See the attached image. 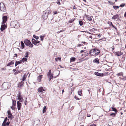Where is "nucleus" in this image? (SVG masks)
<instances>
[{"instance_id": "nucleus-18", "label": "nucleus", "mask_w": 126, "mask_h": 126, "mask_svg": "<svg viewBox=\"0 0 126 126\" xmlns=\"http://www.w3.org/2000/svg\"><path fill=\"white\" fill-rule=\"evenodd\" d=\"M22 62L21 60H20L19 61H16L15 63V66H16L17 65L19 64H20L21 63H22Z\"/></svg>"}, {"instance_id": "nucleus-45", "label": "nucleus", "mask_w": 126, "mask_h": 126, "mask_svg": "<svg viewBox=\"0 0 126 126\" xmlns=\"http://www.w3.org/2000/svg\"><path fill=\"white\" fill-rule=\"evenodd\" d=\"M124 78L122 79L123 80H126V76L123 77Z\"/></svg>"}, {"instance_id": "nucleus-42", "label": "nucleus", "mask_w": 126, "mask_h": 126, "mask_svg": "<svg viewBox=\"0 0 126 126\" xmlns=\"http://www.w3.org/2000/svg\"><path fill=\"white\" fill-rule=\"evenodd\" d=\"M81 42V43H83L84 45H87L88 44V43H87L85 42L84 41H82Z\"/></svg>"}, {"instance_id": "nucleus-6", "label": "nucleus", "mask_w": 126, "mask_h": 126, "mask_svg": "<svg viewBox=\"0 0 126 126\" xmlns=\"http://www.w3.org/2000/svg\"><path fill=\"white\" fill-rule=\"evenodd\" d=\"M0 10L2 11L5 12L6 11L5 6L3 3H0Z\"/></svg>"}, {"instance_id": "nucleus-61", "label": "nucleus", "mask_w": 126, "mask_h": 126, "mask_svg": "<svg viewBox=\"0 0 126 126\" xmlns=\"http://www.w3.org/2000/svg\"><path fill=\"white\" fill-rule=\"evenodd\" d=\"M125 17H126V12H125L124 14Z\"/></svg>"}, {"instance_id": "nucleus-8", "label": "nucleus", "mask_w": 126, "mask_h": 126, "mask_svg": "<svg viewBox=\"0 0 126 126\" xmlns=\"http://www.w3.org/2000/svg\"><path fill=\"white\" fill-rule=\"evenodd\" d=\"M17 97L19 102H22L23 101V100L22 97H21V93L19 92V93L17 94Z\"/></svg>"}, {"instance_id": "nucleus-20", "label": "nucleus", "mask_w": 126, "mask_h": 126, "mask_svg": "<svg viewBox=\"0 0 126 126\" xmlns=\"http://www.w3.org/2000/svg\"><path fill=\"white\" fill-rule=\"evenodd\" d=\"M93 62H95L96 63H97V64L99 63V59L98 58H95L94 59V61Z\"/></svg>"}, {"instance_id": "nucleus-23", "label": "nucleus", "mask_w": 126, "mask_h": 126, "mask_svg": "<svg viewBox=\"0 0 126 126\" xmlns=\"http://www.w3.org/2000/svg\"><path fill=\"white\" fill-rule=\"evenodd\" d=\"M27 59L26 58H24L21 60L22 62V63H24L25 61H27Z\"/></svg>"}, {"instance_id": "nucleus-22", "label": "nucleus", "mask_w": 126, "mask_h": 126, "mask_svg": "<svg viewBox=\"0 0 126 126\" xmlns=\"http://www.w3.org/2000/svg\"><path fill=\"white\" fill-rule=\"evenodd\" d=\"M47 110V107L45 106L44 108L43 109V113H44Z\"/></svg>"}, {"instance_id": "nucleus-38", "label": "nucleus", "mask_w": 126, "mask_h": 126, "mask_svg": "<svg viewBox=\"0 0 126 126\" xmlns=\"http://www.w3.org/2000/svg\"><path fill=\"white\" fill-rule=\"evenodd\" d=\"M76 59V58L74 57H72L70 60L72 61H75Z\"/></svg>"}, {"instance_id": "nucleus-58", "label": "nucleus", "mask_w": 126, "mask_h": 126, "mask_svg": "<svg viewBox=\"0 0 126 126\" xmlns=\"http://www.w3.org/2000/svg\"><path fill=\"white\" fill-rule=\"evenodd\" d=\"M101 35L100 34H99V35H98L97 36V37H101Z\"/></svg>"}, {"instance_id": "nucleus-64", "label": "nucleus", "mask_w": 126, "mask_h": 126, "mask_svg": "<svg viewBox=\"0 0 126 126\" xmlns=\"http://www.w3.org/2000/svg\"><path fill=\"white\" fill-rule=\"evenodd\" d=\"M57 12L55 11V12H54V14H57Z\"/></svg>"}, {"instance_id": "nucleus-56", "label": "nucleus", "mask_w": 126, "mask_h": 126, "mask_svg": "<svg viewBox=\"0 0 126 126\" xmlns=\"http://www.w3.org/2000/svg\"><path fill=\"white\" fill-rule=\"evenodd\" d=\"M26 99H27V98H26V101H25L24 102V103H25V105H26V102H27V101L26 100Z\"/></svg>"}, {"instance_id": "nucleus-47", "label": "nucleus", "mask_w": 126, "mask_h": 126, "mask_svg": "<svg viewBox=\"0 0 126 126\" xmlns=\"http://www.w3.org/2000/svg\"><path fill=\"white\" fill-rule=\"evenodd\" d=\"M25 57H28V53H26L25 54Z\"/></svg>"}, {"instance_id": "nucleus-30", "label": "nucleus", "mask_w": 126, "mask_h": 126, "mask_svg": "<svg viewBox=\"0 0 126 126\" xmlns=\"http://www.w3.org/2000/svg\"><path fill=\"white\" fill-rule=\"evenodd\" d=\"M44 37L45 36L44 35H41L40 36V37L41 38V40L42 41H43Z\"/></svg>"}, {"instance_id": "nucleus-2", "label": "nucleus", "mask_w": 126, "mask_h": 126, "mask_svg": "<svg viewBox=\"0 0 126 126\" xmlns=\"http://www.w3.org/2000/svg\"><path fill=\"white\" fill-rule=\"evenodd\" d=\"M11 25L16 29L18 28L20 26L19 23L16 21L11 22Z\"/></svg>"}, {"instance_id": "nucleus-3", "label": "nucleus", "mask_w": 126, "mask_h": 126, "mask_svg": "<svg viewBox=\"0 0 126 126\" xmlns=\"http://www.w3.org/2000/svg\"><path fill=\"white\" fill-rule=\"evenodd\" d=\"M24 42L26 45L29 46L30 47H32L33 46V45L31 43L30 41L28 39L25 40Z\"/></svg>"}, {"instance_id": "nucleus-39", "label": "nucleus", "mask_w": 126, "mask_h": 126, "mask_svg": "<svg viewBox=\"0 0 126 126\" xmlns=\"http://www.w3.org/2000/svg\"><path fill=\"white\" fill-rule=\"evenodd\" d=\"M9 64L11 65L14 64V62L13 61H12L9 63Z\"/></svg>"}, {"instance_id": "nucleus-36", "label": "nucleus", "mask_w": 126, "mask_h": 126, "mask_svg": "<svg viewBox=\"0 0 126 126\" xmlns=\"http://www.w3.org/2000/svg\"><path fill=\"white\" fill-rule=\"evenodd\" d=\"M56 3L58 5H60L61 4L59 0H57Z\"/></svg>"}, {"instance_id": "nucleus-52", "label": "nucleus", "mask_w": 126, "mask_h": 126, "mask_svg": "<svg viewBox=\"0 0 126 126\" xmlns=\"http://www.w3.org/2000/svg\"><path fill=\"white\" fill-rule=\"evenodd\" d=\"M11 109H12L13 110H14L15 108L14 107L12 106L11 107Z\"/></svg>"}, {"instance_id": "nucleus-26", "label": "nucleus", "mask_w": 126, "mask_h": 126, "mask_svg": "<svg viewBox=\"0 0 126 126\" xmlns=\"http://www.w3.org/2000/svg\"><path fill=\"white\" fill-rule=\"evenodd\" d=\"M22 71V70H19L16 71L15 73V74H17L18 73H19Z\"/></svg>"}, {"instance_id": "nucleus-4", "label": "nucleus", "mask_w": 126, "mask_h": 126, "mask_svg": "<svg viewBox=\"0 0 126 126\" xmlns=\"http://www.w3.org/2000/svg\"><path fill=\"white\" fill-rule=\"evenodd\" d=\"M50 13V11L49 10H47L44 12L43 15L44 19H46L47 18L48 14Z\"/></svg>"}, {"instance_id": "nucleus-12", "label": "nucleus", "mask_w": 126, "mask_h": 126, "mask_svg": "<svg viewBox=\"0 0 126 126\" xmlns=\"http://www.w3.org/2000/svg\"><path fill=\"white\" fill-rule=\"evenodd\" d=\"M32 43L34 45H36L37 44L39 43L40 41L38 40H36L35 39L32 38Z\"/></svg>"}, {"instance_id": "nucleus-59", "label": "nucleus", "mask_w": 126, "mask_h": 126, "mask_svg": "<svg viewBox=\"0 0 126 126\" xmlns=\"http://www.w3.org/2000/svg\"><path fill=\"white\" fill-rule=\"evenodd\" d=\"M84 51L83 50H81L80 51V53H82Z\"/></svg>"}, {"instance_id": "nucleus-7", "label": "nucleus", "mask_w": 126, "mask_h": 126, "mask_svg": "<svg viewBox=\"0 0 126 126\" xmlns=\"http://www.w3.org/2000/svg\"><path fill=\"white\" fill-rule=\"evenodd\" d=\"M48 78L49 79V81H50L51 79H52L53 77V75L51 73V70H49V72L47 74Z\"/></svg>"}, {"instance_id": "nucleus-53", "label": "nucleus", "mask_w": 126, "mask_h": 126, "mask_svg": "<svg viewBox=\"0 0 126 126\" xmlns=\"http://www.w3.org/2000/svg\"><path fill=\"white\" fill-rule=\"evenodd\" d=\"M10 122H7L6 123V125L7 126H9V124H10Z\"/></svg>"}, {"instance_id": "nucleus-41", "label": "nucleus", "mask_w": 126, "mask_h": 126, "mask_svg": "<svg viewBox=\"0 0 126 126\" xmlns=\"http://www.w3.org/2000/svg\"><path fill=\"white\" fill-rule=\"evenodd\" d=\"M125 5V4L124 3H122V4H121L120 6V7H124Z\"/></svg>"}, {"instance_id": "nucleus-34", "label": "nucleus", "mask_w": 126, "mask_h": 126, "mask_svg": "<svg viewBox=\"0 0 126 126\" xmlns=\"http://www.w3.org/2000/svg\"><path fill=\"white\" fill-rule=\"evenodd\" d=\"M79 24L80 26L82 25L83 24V22L81 20L79 21Z\"/></svg>"}, {"instance_id": "nucleus-5", "label": "nucleus", "mask_w": 126, "mask_h": 126, "mask_svg": "<svg viewBox=\"0 0 126 126\" xmlns=\"http://www.w3.org/2000/svg\"><path fill=\"white\" fill-rule=\"evenodd\" d=\"M92 51L93 54H91L92 55H93V54L98 55L100 52V50H99V49L97 48L94 49H92Z\"/></svg>"}, {"instance_id": "nucleus-16", "label": "nucleus", "mask_w": 126, "mask_h": 126, "mask_svg": "<svg viewBox=\"0 0 126 126\" xmlns=\"http://www.w3.org/2000/svg\"><path fill=\"white\" fill-rule=\"evenodd\" d=\"M119 18V15L117 14L112 16V19L114 20L116 19H118Z\"/></svg>"}, {"instance_id": "nucleus-21", "label": "nucleus", "mask_w": 126, "mask_h": 126, "mask_svg": "<svg viewBox=\"0 0 126 126\" xmlns=\"http://www.w3.org/2000/svg\"><path fill=\"white\" fill-rule=\"evenodd\" d=\"M42 78V75H41L39 76L37 78L38 80L40 82L41 81V79Z\"/></svg>"}, {"instance_id": "nucleus-25", "label": "nucleus", "mask_w": 126, "mask_h": 126, "mask_svg": "<svg viewBox=\"0 0 126 126\" xmlns=\"http://www.w3.org/2000/svg\"><path fill=\"white\" fill-rule=\"evenodd\" d=\"M12 104L13 106H15L16 105V100H13L12 99Z\"/></svg>"}, {"instance_id": "nucleus-49", "label": "nucleus", "mask_w": 126, "mask_h": 126, "mask_svg": "<svg viewBox=\"0 0 126 126\" xmlns=\"http://www.w3.org/2000/svg\"><path fill=\"white\" fill-rule=\"evenodd\" d=\"M89 54L91 55L92 54H91V53H92V49L90 50V51H89Z\"/></svg>"}, {"instance_id": "nucleus-54", "label": "nucleus", "mask_w": 126, "mask_h": 126, "mask_svg": "<svg viewBox=\"0 0 126 126\" xmlns=\"http://www.w3.org/2000/svg\"><path fill=\"white\" fill-rule=\"evenodd\" d=\"M87 116L88 117H90L91 116V115L90 114H88L87 115Z\"/></svg>"}, {"instance_id": "nucleus-60", "label": "nucleus", "mask_w": 126, "mask_h": 126, "mask_svg": "<svg viewBox=\"0 0 126 126\" xmlns=\"http://www.w3.org/2000/svg\"><path fill=\"white\" fill-rule=\"evenodd\" d=\"M10 65L9 64V63H8L7 65V66H10Z\"/></svg>"}, {"instance_id": "nucleus-43", "label": "nucleus", "mask_w": 126, "mask_h": 126, "mask_svg": "<svg viewBox=\"0 0 126 126\" xmlns=\"http://www.w3.org/2000/svg\"><path fill=\"white\" fill-rule=\"evenodd\" d=\"M7 120V117H6L4 119V121H3V122H4V123H6Z\"/></svg>"}, {"instance_id": "nucleus-46", "label": "nucleus", "mask_w": 126, "mask_h": 126, "mask_svg": "<svg viewBox=\"0 0 126 126\" xmlns=\"http://www.w3.org/2000/svg\"><path fill=\"white\" fill-rule=\"evenodd\" d=\"M74 98L76 100H79L80 99L79 98L77 97L76 96H75Z\"/></svg>"}, {"instance_id": "nucleus-14", "label": "nucleus", "mask_w": 126, "mask_h": 126, "mask_svg": "<svg viewBox=\"0 0 126 126\" xmlns=\"http://www.w3.org/2000/svg\"><path fill=\"white\" fill-rule=\"evenodd\" d=\"M24 82L22 81L19 82L18 84V87L19 88H21L22 87H23L24 84Z\"/></svg>"}, {"instance_id": "nucleus-32", "label": "nucleus", "mask_w": 126, "mask_h": 126, "mask_svg": "<svg viewBox=\"0 0 126 126\" xmlns=\"http://www.w3.org/2000/svg\"><path fill=\"white\" fill-rule=\"evenodd\" d=\"M33 37L34 38H35L36 40H37L39 39V37L37 36L34 35H33Z\"/></svg>"}, {"instance_id": "nucleus-19", "label": "nucleus", "mask_w": 126, "mask_h": 126, "mask_svg": "<svg viewBox=\"0 0 126 126\" xmlns=\"http://www.w3.org/2000/svg\"><path fill=\"white\" fill-rule=\"evenodd\" d=\"M95 75L97 76H102V74L100 73L97 72H95L94 73Z\"/></svg>"}, {"instance_id": "nucleus-28", "label": "nucleus", "mask_w": 126, "mask_h": 126, "mask_svg": "<svg viewBox=\"0 0 126 126\" xmlns=\"http://www.w3.org/2000/svg\"><path fill=\"white\" fill-rule=\"evenodd\" d=\"M82 93V91L81 90H80L78 92V95L80 96H81V94Z\"/></svg>"}, {"instance_id": "nucleus-50", "label": "nucleus", "mask_w": 126, "mask_h": 126, "mask_svg": "<svg viewBox=\"0 0 126 126\" xmlns=\"http://www.w3.org/2000/svg\"><path fill=\"white\" fill-rule=\"evenodd\" d=\"M74 21V20H71L69 21V23H71L73 22Z\"/></svg>"}, {"instance_id": "nucleus-51", "label": "nucleus", "mask_w": 126, "mask_h": 126, "mask_svg": "<svg viewBox=\"0 0 126 126\" xmlns=\"http://www.w3.org/2000/svg\"><path fill=\"white\" fill-rule=\"evenodd\" d=\"M82 45L81 44H78V45L77 46L78 47H80Z\"/></svg>"}, {"instance_id": "nucleus-62", "label": "nucleus", "mask_w": 126, "mask_h": 126, "mask_svg": "<svg viewBox=\"0 0 126 126\" xmlns=\"http://www.w3.org/2000/svg\"><path fill=\"white\" fill-rule=\"evenodd\" d=\"M89 37L90 38H91V39H92V36L90 35L89 36Z\"/></svg>"}, {"instance_id": "nucleus-13", "label": "nucleus", "mask_w": 126, "mask_h": 126, "mask_svg": "<svg viewBox=\"0 0 126 126\" xmlns=\"http://www.w3.org/2000/svg\"><path fill=\"white\" fill-rule=\"evenodd\" d=\"M6 27L7 26L5 24L1 25L0 29L1 31H3Z\"/></svg>"}, {"instance_id": "nucleus-31", "label": "nucleus", "mask_w": 126, "mask_h": 126, "mask_svg": "<svg viewBox=\"0 0 126 126\" xmlns=\"http://www.w3.org/2000/svg\"><path fill=\"white\" fill-rule=\"evenodd\" d=\"M119 7L117 6H113V8L115 10H116L117 9H118L119 8Z\"/></svg>"}, {"instance_id": "nucleus-37", "label": "nucleus", "mask_w": 126, "mask_h": 126, "mask_svg": "<svg viewBox=\"0 0 126 126\" xmlns=\"http://www.w3.org/2000/svg\"><path fill=\"white\" fill-rule=\"evenodd\" d=\"M117 75L118 76H123V73H119L117 74Z\"/></svg>"}, {"instance_id": "nucleus-63", "label": "nucleus", "mask_w": 126, "mask_h": 126, "mask_svg": "<svg viewBox=\"0 0 126 126\" xmlns=\"http://www.w3.org/2000/svg\"><path fill=\"white\" fill-rule=\"evenodd\" d=\"M73 9H76V7H75V6H73Z\"/></svg>"}, {"instance_id": "nucleus-48", "label": "nucleus", "mask_w": 126, "mask_h": 126, "mask_svg": "<svg viewBox=\"0 0 126 126\" xmlns=\"http://www.w3.org/2000/svg\"><path fill=\"white\" fill-rule=\"evenodd\" d=\"M5 123H4V122H3V123L2 124V126H5Z\"/></svg>"}, {"instance_id": "nucleus-35", "label": "nucleus", "mask_w": 126, "mask_h": 126, "mask_svg": "<svg viewBox=\"0 0 126 126\" xmlns=\"http://www.w3.org/2000/svg\"><path fill=\"white\" fill-rule=\"evenodd\" d=\"M87 19L91 21L92 20V18L91 16H88L87 17Z\"/></svg>"}, {"instance_id": "nucleus-24", "label": "nucleus", "mask_w": 126, "mask_h": 126, "mask_svg": "<svg viewBox=\"0 0 126 126\" xmlns=\"http://www.w3.org/2000/svg\"><path fill=\"white\" fill-rule=\"evenodd\" d=\"M111 109H112V110L114 111L115 112V114H116L118 111L116 109L113 107H111Z\"/></svg>"}, {"instance_id": "nucleus-57", "label": "nucleus", "mask_w": 126, "mask_h": 126, "mask_svg": "<svg viewBox=\"0 0 126 126\" xmlns=\"http://www.w3.org/2000/svg\"><path fill=\"white\" fill-rule=\"evenodd\" d=\"M88 53H87L85 54H84V55H85L86 56H88Z\"/></svg>"}, {"instance_id": "nucleus-9", "label": "nucleus", "mask_w": 126, "mask_h": 126, "mask_svg": "<svg viewBox=\"0 0 126 126\" xmlns=\"http://www.w3.org/2000/svg\"><path fill=\"white\" fill-rule=\"evenodd\" d=\"M38 90L39 92H40L42 94L45 92V90L43 89V87H40L38 89Z\"/></svg>"}, {"instance_id": "nucleus-17", "label": "nucleus", "mask_w": 126, "mask_h": 126, "mask_svg": "<svg viewBox=\"0 0 126 126\" xmlns=\"http://www.w3.org/2000/svg\"><path fill=\"white\" fill-rule=\"evenodd\" d=\"M115 55H117L118 56H120L123 54V52L121 51H118L115 52Z\"/></svg>"}, {"instance_id": "nucleus-15", "label": "nucleus", "mask_w": 126, "mask_h": 126, "mask_svg": "<svg viewBox=\"0 0 126 126\" xmlns=\"http://www.w3.org/2000/svg\"><path fill=\"white\" fill-rule=\"evenodd\" d=\"M17 107L18 110H19L20 109V108L21 106V103L18 101L17 102Z\"/></svg>"}, {"instance_id": "nucleus-29", "label": "nucleus", "mask_w": 126, "mask_h": 126, "mask_svg": "<svg viewBox=\"0 0 126 126\" xmlns=\"http://www.w3.org/2000/svg\"><path fill=\"white\" fill-rule=\"evenodd\" d=\"M26 79V74H24L23 76V78L22 79V80L23 81H24Z\"/></svg>"}, {"instance_id": "nucleus-27", "label": "nucleus", "mask_w": 126, "mask_h": 126, "mask_svg": "<svg viewBox=\"0 0 126 126\" xmlns=\"http://www.w3.org/2000/svg\"><path fill=\"white\" fill-rule=\"evenodd\" d=\"M21 45L22 48H24V43L22 41H21Z\"/></svg>"}, {"instance_id": "nucleus-10", "label": "nucleus", "mask_w": 126, "mask_h": 126, "mask_svg": "<svg viewBox=\"0 0 126 126\" xmlns=\"http://www.w3.org/2000/svg\"><path fill=\"white\" fill-rule=\"evenodd\" d=\"M7 113L8 118L12 119V118L14 117L11 112L9 110H8L7 111Z\"/></svg>"}, {"instance_id": "nucleus-44", "label": "nucleus", "mask_w": 126, "mask_h": 126, "mask_svg": "<svg viewBox=\"0 0 126 126\" xmlns=\"http://www.w3.org/2000/svg\"><path fill=\"white\" fill-rule=\"evenodd\" d=\"M108 23L109 25L110 26H111L112 24V22L110 21H109L108 22Z\"/></svg>"}, {"instance_id": "nucleus-33", "label": "nucleus", "mask_w": 126, "mask_h": 126, "mask_svg": "<svg viewBox=\"0 0 126 126\" xmlns=\"http://www.w3.org/2000/svg\"><path fill=\"white\" fill-rule=\"evenodd\" d=\"M61 58L59 57H58L55 59V60L56 61H58V60H60Z\"/></svg>"}, {"instance_id": "nucleus-40", "label": "nucleus", "mask_w": 126, "mask_h": 126, "mask_svg": "<svg viewBox=\"0 0 126 126\" xmlns=\"http://www.w3.org/2000/svg\"><path fill=\"white\" fill-rule=\"evenodd\" d=\"M110 115L112 117H113L115 116V114L113 113H112L110 114Z\"/></svg>"}, {"instance_id": "nucleus-1", "label": "nucleus", "mask_w": 126, "mask_h": 126, "mask_svg": "<svg viewBox=\"0 0 126 126\" xmlns=\"http://www.w3.org/2000/svg\"><path fill=\"white\" fill-rule=\"evenodd\" d=\"M11 86V83L9 82L3 83L2 85L3 90H6L10 88Z\"/></svg>"}, {"instance_id": "nucleus-11", "label": "nucleus", "mask_w": 126, "mask_h": 126, "mask_svg": "<svg viewBox=\"0 0 126 126\" xmlns=\"http://www.w3.org/2000/svg\"><path fill=\"white\" fill-rule=\"evenodd\" d=\"M2 24H4L7 21V17L6 16H4L2 17Z\"/></svg>"}, {"instance_id": "nucleus-55", "label": "nucleus", "mask_w": 126, "mask_h": 126, "mask_svg": "<svg viewBox=\"0 0 126 126\" xmlns=\"http://www.w3.org/2000/svg\"><path fill=\"white\" fill-rule=\"evenodd\" d=\"M111 26L113 28H114L115 29H116V28L115 27V26L113 24H112V25Z\"/></svg>"}]
</instances>
